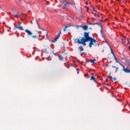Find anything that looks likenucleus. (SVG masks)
Returning a JSON list of instances; mask_svg holds the SVG:
<instances>
[{
	"mask_svg": "<svg viewBox=\"0 0 130 130\" xmlns=\"http://www.w3.org/2000/svg\"><path fill=\"white\" fill-rule=\"evenodd\" d=\"M118 63L120 64V66H121V67H122V68H123V67H124V66H123V65L122 64H121L120 62H119Z\"/></svg>",
	"mask_w": 130,
	"mask_h": 130,
	"instance_id": "393cba45",
	"label": "nucleus"
},
{
	"mask_svg": "<svg viewBox=\"0 0 130 130\" xmlns=\"http://www.w3.org/2000/svg\"><path fill=\"white\" fill-rule=\"evenodd\" d=\"M118 2H120V1H121V0H118Z\"/></svg>",
	"mask_w": 130,
	"mask_h": 130,
	"instance_id": "8fccbe9b",
	"label": "nucleus"
},
{
	"mask_svg": "<svg viewBox=\"0 0 130 130\" xmlns=\"http://www.w3.org/2000/svg\"><path fill=\"white\" fill-rule=\"evenodd\" d=\"M89 25H93V24L92 23H90Z\"/></svg>",
	"mask_w": 130,
	"mask_h": 130,
	"instance_id": "58836bf2",
	"label": "nucleus"
},
{
	"mask_svg": "<svg viewBox=\"0 0 130 130\" xmlns=\"http://www.w3.org/2000/svg\"><path fill=\"white\" fill-rule=\"evenodd\" d=\"M127 43H128V44L129 43V40H128V42H127Z\"/></svg>",
	"mask_w": 130,
	"mask_h": 130,
	"instance_id": "79ce46f5",
	"label": "nucleus"
},
{
	"mask_svg": "<svg viewBox=\"0 0 130 130\" xmlns=\"http://www.w3.org/2000/svg\"><path fill=\"white\" fill-rule=\"evenodd\" d=\"M91 75H92V76H94V73H91Z\"/></svg>",
	"mask_w": 130,
	"mask_h": 130,
	"instance_id": "c03bdc74",
	"label": "nucleus"
},
{
	"mask_svg": "<svg viewBox=\"0 0 130 130\" xmlns=\"http://www.w3.org/2000/svg\"><path fill=\"white\" fill-rule=\"evenodd\" d=\"M45 34H46V36H47V31L45 32Z\"/></svg>",
	"mask_w": 130,
	"mask_h": 130,
	"instance_id": "473e14b6",
	"label": "nucleus"
},
{
	"mask_svg": "<svg viewBox=\"0 0 130 130\" xmlns=\"http://www.w3.org/2000/svg\"><path fill=\"white\" fill-rule=\"evenodd\" d=\"M90 30H92V28L91 27H89Z\"/></svg>",
	"mask_w": 130,
	"mask_h": 130,
	"instance_id": "37998d69",
	"label": "nucleus"
},
{
	"mask_svg": "<svg viewBox=\"0 0 130 130\" xmlns=\"http://www.w3.org/2000/svg\"><path fill=\"white\" fill-rule=\"evenodd\" d=\"M86 9H87L86 11L87 12H88V11H89V7H86Z\"/></svg>",
	"mask_w": 130,
	"mask_h": 130,
	"instance_id": "7c9ffc66",
	"label": "nucleus"
},
{
	"mask_svg": "<svg viewBox=\"0 0 130 130\" xmlns=\"http://www.w3.org/2000/svg\"><path fill=\"white\" fill-rule=\"evenodd\" d=\"M101 22H102V19L100 20Z\"/></svg>",
	"mask_w": 130,
	"mask_h": 130,
	"instance_id": "09e8293b",
	"label": "nucleus"
},
{
	"mask_svg": "<svg viewBox=\"0 0 130 130\" xmlns=\"http://www.w3.org/2000/svg\"><path fill=\"white\" fill-rule=\"evenodd\" d=\"M36 32H37V33H38V34H40V32H39L38 31H36Z\"/></svg>",
	"mask_w": 130,
	"mask_h": 130,
	"instance_id": "72a5a7b5",
	"label": "nucleus"
},
{
	"mask_svg": "<svg viewBox=\"0 0 130 130\" xmlns=\"http://www.w3.org/2000/svg\"><path fill=\"white\" fill-rule=\"evenodd\" d=\"M118 70H119V68H118V67H116V72H118Z\"/></svg>",
	"mask_w": 130,
	"mask_h": 130,
	"instance_id": "a878e982",
	"label": "nucleus"
},
{
	"mask_svg": "<svg viewBox=\"0 0 130 130\" xmlns=\"http://www.w3.org/2000/svg\"><path fill=\"white\" fill-rule=\"evenodd\" d=\"M41 29L42 30V29L41 28ZM42 30H43V29H42Z\"/></svg>",
	"mask_w": 130,
	"mask_h": 130,
	"instance_id": "5fc2aeb1",
	"label": "nucleus"
},
{
	"mask_svg": "<svg viewBox=\"0 0 130 130\" xmlns=\"http://www.w3.org/2000/svg\"><path fill=\"white\" fill-rule=\"evenodd\" d=\"M90 80L91 81H93L95 83H96V78L94 77V76H91Z\"/></svg>",
	"mask_w": 130,
	"mask_h": 130,
	"instance_id": "f8f14e48",
	"label": "nucleus"
},
{
	"mask_svg": "<svg viewBox=\"0 0 130 130\" xmlns=\"http://www.w3.org/2000/svg\"><path fill=\"white\" fill-rule=\"evenodd\" d=\"M107 86H109V84L108 83H107Z\"/></svg>",
	"mask_w": 130,
	"mask_h": 130,
	"instance_id": "de8ad7c7",
	"label": "nucleus"
},
{
	"mask_svg": "<svg viewBox=\"0 0 130 130\" xmlns=\"http://www.w3.org/2000/svg\"><path fill=\"white\" fill-rule=\"evenodd\" d=\"M92 14L94 17H98V18H99L100 17L99 14L97 13H92Z\"/></svg>",
	"mask_w": 130,
	"mask_h": 130,
	"instance_id": "dca6fc26",
	"label": "nucleus"
},
{
	"mask_svg": "<svg viewBox=\"0 0 130 130\" xmlns=\"http://www.w3.org/2000/svg\"><path fill=\"white\" fill-rule=\"evenodd\" d=\"M77 27H80V26L78 25V26H77Z\"/></svg>",
	"mask_w": 130,
	"mask_h": 130,
	"instance_id": "3c124183",
	"label": "nucleus"
},
{
	"mask_svg": "<svg viewBox=\"0 0 130 130\" xmlns=\"http://www.w3.org/2000/svg\"><path fill=\"white\" fill-rule=\"evenodd\" d=\"M25 32L26 33H27V34L28 35V37H29V36H31V35H32V34H33V33H32V32H31L30 30H29L28 29H25Z\"/></svg>",
	"mask_w": 130,
	"mask_h": 130,
	"instance_id": "20e7f679",
	"label": "nucleus"
},
{
	"mask_svg": "<svg viewBox=\"0 0 130 130\" xmlns=\"http://www.w3.org/2000/svg\"><path fill=\"white\" fill-rule=\"evenodd\" d=\"M96 60V59H90V62H91V63H95V61Z\"/></svg>",
	"mask_w": 130,
	"mask_h": 130,
	"instance_id": "f3484780",
	"label": "nucleus"
},
{
	"mask_svg": "<svg viewBox=\"0 0 130 130\" xmlns=\"http://www.w3.org/2000/svg\"><path fill=\"white\" fill-rule=\"evenodd\" d=\"M58 58L59 60H63L64 59V57H62V56H59Z\"/></svg>",
	"mask_w": 130,
	"mask_h": 130,
	"instance_id": "2eb2a0df",
	"label": "nucleus"
},
{
	"mask_svg": "<svg viewBox=\"0 0 130 130\" xmlns=\"http://www.w3.org/2000/svg\"><path fill=\"white\" fill-rule=\"evenodd\" d=\"M16 29H19V30H21V31H23L24 30V28L23 27L21 26V25L20 23L18 24V26L16 27Z\"/></svg>",
	"mask_w": 130,
	"mask_h": 130,
	"instance_id": "423d86ee",
	"label": "nucleus"
},
{
	"mask_svg": "<svg viewBox=\"0 0 130 130\" xmlns=\"http://www.w3.org/2000/svg\"><path fill=\"white\" fill-rule=\"evenodd\" d=\"M114 81H116V78L115 77H114L113 78Z\"/></svg>",
	"mask_w": 130,
	"mask_h": 130,
	"instance_id": "2f4dec72",
	"label": "nucleus"
},
{
	"mask_svg": "<svg viewBox=\"0 0 130 130\" xmlns=\"http://www.w3.org/2000/svg\"><path fill=\"white\" fill-rule=\"evenodd\" d=\"M109 79L110 80H112V76H110Z\"/></svg>",
	"mask_w": 130,
	"mask_h": 130,
	"instance_id": "cd10ccee",
	"label": "nucleus"
},
{
	"mask_svg": "<svg viewBox=\"0 0 130 130\" xmlns=\"http://www.w3.org/2000/svg\"><path fill=\"white\" fill-rule=\"evenodd\" d=\"M93 11H94V12H96L97 11L96 10V9H95V8H93Z\"/></svg>",
	"mask_w": 130,
	"mask_h": 130,
	"instance_id": "c85d7f7f",
	"label": "nucleus"
},
{
	"mask_svg": "<svg viewBox=\"0 0 130 130\" xmlns=\"http://www.w3.org/2000/svg\"><path fill=\"white\" fill-rule=\"evenodd\" d=\"M129 87H130V85L129 86Z\"/></svg>",
	"mask_w": 130,
	"mask_h": 130,
	"instance_id": "6e6d98bb",
	"label": "nucleus"
},
{
	"mask_svg": "<svg viewBox=\"0 0 130 130\" xmlns=\"http://www.w3.org/2000/svg\"><path fill=\"white\" fill-rule=\"evenodd\" d=\"M14 17L18 18V13L15 14V15H14Z\"/></svg>",
	"mask_w": 130,
	"mask_h": 130,
	"instance_id": "bb28decb",
	"label": "nucleus"
},
{
	"mask_svg": "<svg viewBox=\"0 0 130 130\" xmlns=\"http://www.w3.org/2000/svg\"><path fill=\"white\" fill-rule=\"evenodd\" d=\"M24 17H27V15H24Z\"/></svg>",
	"mask_w": 130,
	"mask_h": 130,
	"instance_id": "a18cd8bd",
	"label": "nucleus"
},
{
	"mask_svg": "<svg viewBox=\"0 0 130 130\" xmlns=\"http://www.w3.org/2000/svg\"><path fill=\"white\" fill-rule=\"evenodd\" d=\"M93 26L95 25H98L99 26H100V25H101L100 23H98V22H96L95 23H93L92 24Z\"/></svg>",
	"mask_w": 130,
	"mask_h": 130,
	"instance_id": "aec40b11",
	"label": "nucleus"
},
{
	"mask_svg": "<svg viewBox=\"0 0 130 130\" xmlns=\"http://www.w3.org/2000/svg\"><path fill=\"white\" fill-rule=\"evenodd\" d=\"M81 28H82V29L86 31V30H88V28H89V27L88 26V25H84V26H80Z\"/></svg>",
	"mask_w": 130,
	"mask_h": 130,
	"instance_id": "6e6552de",
	"label": "nucleus"
},
{
	"mask_svg": "<svg viewBox=\"0 0 130 130\" xmlns=\"http://www.w3.org/2000/svg\"><path fill=\"white\" fill-rule=\"evenodd\" d=\"M49 51H50V48L48 47H46L45 49V53L48 54L49 53Z\"/></svg>",
	"mask_w": 130,
	"mask_h": 130,
	"instance_id": "1a4fd4ad",
	"label": "nucleus"
},
{
	"mask_svg": "<svg viewBox=\"0 0 130 130\" xmlns=\"http://www.w3.org/2000/svg\"><path fill=\"white\" fill-rule=\"evenodd\" d=\"M106 67H110V65H106Z\"/></svg>",
	"mask_w": 130,
	"mask_h": 130,
	"instance_id": "c9c22d12",
	"label": "nucleus"
},
{
	"mask_svg": "<svg viewBox=\"0 0 130 130\" xmlns=\"http://www.w3.org/2000/svg\"><path fill=\"white\" fill-rule=\"evenodd\" d=\"M73 26H74V25H72V24H70L69 25L65 26L64 28H63V31L66 32L67 31V29H68V28H70V27H72Z\"/></svg>",
	"mask_w": 130,
	"mask_h": 130,
	"instance_id": "0eeeda50",
	"label": "nucleus"
},
{
	"mask_svg": "<svg viewBox=\"0 0 130 130\" xmlns=\"http://www.w3.org/2000/svg\"><path fill=\"white\" fill-rule=\"evenodd\" d=\"M78 48L80 50V52H82V51H83V50H84V48H83V47L82 46L79 47Z\"/></svg>",
	"mask_w": 130,
	"mask_h": 130,
	"instance_id": "4468645a",
	"label": "nucleus"
},
{
	"mask_svg": "<svg viewBox=\"0 0 130 130\" xmlns=\"http://www.w3.org/2000/svg\"><path fill=\"white\" fill-rule=\"evenodd\" d=\"M106 43H107V44H108V43L107 42V41H105Z\"/></svg>",
	"mask_w": 130,
	"mask_h": 130,
	"instance_id": "a19ab883",
	"label": "nucleus"
},
{
	"mask_svg": "<svg viewBox=\"0 0 130 130\" xmlns=\"http://www.w3.org/2000/svg\"><path fill=\"white\" fill-rule=\"evenodd\" d=\"M99 45H100L99 43L95 42V43H94V46H99Z\"/></svg>",
	"mask_w": 130,
	"mask_h": 130,
	"instance_id": "412c9836",
	"label": "nucleus"
},
{
	"mask_svg": "<svg viewBox=\"0 0 130 130\" xmlns=\"http://www.w3.org/2000/svg\"><path fill=\"white\" fill-rule=\"evenodd\" d=\"M118 42H121V43H123V44H125V41H123V39H120L117 40Z\"/></svg>",
	"mask_w": 130,
	"mask_h": 130,
	"instance_id": "9b49d317",
	"label": "nucleus"
},
{
	"mask_svg": "<svg viewBox=\"0 0 130 130\" xmlns=\"http://www.w3.org/2000/svg\"><path fill=\"white\" fill-rule=\"evenodd\" d=\"M86 5H88V1H87V2H86Z\"/></svg>",
	"mask_w": 130,
	"mask_h": 130,
	"instance_id": "e433bc0d",
	"label": "nucleus"
},
{
	"mask_svg": "<svg viewBox=\"0 0 130 130\" xmlns=\"http://www.w3.org/2000/svg\"><path fill=\"white\" fill-rule=\"evenodd\" d=\"M68 5H70V3L69 2H66L64 6H68Z\"/></svg>",
	"mask_w": 130,
	"mask_h": 130,
	"instance_id": "b1692460",
	"label": "nucleus"
},
{
	"mask_svg": "<svg viewBox=\"0 0 130 130\" xmlns=\"http://www.w3.org/2000/svg\"><path fill=\"white\" fill-rule=\"evenodd\" d=\"M81 55V56H82V54H81V55Z\"/></svg>",
	"mask_w": 130,
	"mask_h": 130,
	"instance_id": "864d4df0",
	"label": "nucleus"
},
{
	"mask_svg": "<svg viewBox=\"0 0 130 130\" xmlns=\"http://www.w3.org/2000/svg\"><path fill=\"white\" fill-rule=\"evenodd\" d=\"M123 71L124 72V73H126V74L130 73V70L125 68V67H124V66H123Z\"/></svg>",
	"mask_w": 130,
	"mask_h": 130,
	"instance_id": "39448f33",
	"label": "nucleus"
},
{
	"mask_svg": "<svg viewBox=\"0 0 130 130\" xmlns=\"http://www.w3.org/2000/svg\"><path fill=\"white\" fill-rule=\"evenodd\" d=\"M88 77V78H90V75H88V74H84V77L87 76Z\"/></svg>",
	"mask_w": 130,
	"mask_h": 130,
	"instance_id": "5701e85b",
	"label": "nucleus"
},
{
	"mask_svg": "<svg viewBox=\"0 0 130 130\" xmlns=\"http://www.w3.org/2000/svg\"><path fill=\"white\" fill-rule=\"evenodd\" d=\"M62 9H63V10H64V9H66V7H64L62 8Z\"/></svg>",
	"mask_w": 130,
	"mask_h": 130,
	"instance_id": "4c0bfd02",
	"label": "nucleus"
},
{
	"mask_svg": "<svg viewBox=\"0 0 130 130\" xmlns=\"http://www.w3.org/2000/svg\"><path fill=\"white\" fill-rule=\"evenodd\" d=\"M77 74H79V71H78V69H77Z\"/></svg>",
	"mask_w": 130,
	"mask_h": 130,
	"instance_id": "ea45409f",
	"label": "nucleus"
},
{
	"mask_svg": "<svg viewBox=\"0 0 130 130\" xmlns=\"http://www.w3.org/2000/svg\"><path fill=\"white\" fill-rule=\"evenodd\" d=\"M36 24H37L39 29H41V28H40V27L39 26V22H38V20H36Z\"/></svg>",
	"mask_w": 130,
	"mask_h": 130,
	"instance_id": "a211bd4d",
	"label": "nucleus"
},
{
	"mask_svg": "<svg viewBox=\"0 0 130 130\" xmlns=\"http://www.w3.org/2000/svg\"><path fill=\"white\" fill-rule=\"evenodd\" d=\"M126 64L128 66V67H130V61L128 60L126 62Z\"/></svg>",
	"mask_w": 130,
	"mask_h": 130,
	"instance_id": "6ab92c4d",
	"label": "nucleus"
},
{
	"mask_svg": "<svg viewBox=\"0 0 130 130\" xmlns=\"http://www.w3.org/2000/svg\"><path fill=\"white\" fill-rule=\"evenodd\" d=\"M123 38L125 39V37H124V36H123Z\"/></svg>",
	"mask_w": 130,
	"mask_h": 130,
	"instance_id": "49530a36",
	"label": "nucleus"
},
{
	"mask_svg": "<svg viewBox=\"0 0 130 130\" xmlns=\"http://www.w3.org/2000/svg\"><path fill=\"white\" fill-rule=\"evenodd\" d=\"M53 54H54V55H55L56 54V53L53 52Z\"/></svg>",
	"mask_w": 130,
	"mask_h": 130,
	"instance_id": "f704fd0d",
	"label": "nucleus"
},
{
	"mask_svg": "<svg viewBox=\"0 0 130 130\" xmlns=\"http://www.w3.org/2000/svg\"><path fill=\"white\" fill-rule=\"evenodd\" d=\"M40 35L39 34H36L32 36V38H34V39H39L40 38Z\"/></svg>",
	"mask_w": 130,
	"mask_h": 130,
	"instance_id": "7ed1b4c3",
	"label": "nucleus"
},
{
	"mask_svg": "<svg viewBox=\"0 0 130 130\" xmlns=\"http://www.w3.org/2000/svg\"><path fill=\"white\" fill-rule=\"evenodd\" d=\"M101 34L103 35V32H102V25H101Z\"/></svg>",
	"mask_w": 130,
	"mask_h": 130,
	"instance_id": "4be33fe9",
	"label": "nucleus"
},
{
	"mask_svg": "<svg viewBox=\"0 0 130 130\" xmlns=\"http://www.w3.org/2000/svg\"><path fill=\"white\" fill-rule=\"evenodd\" d=\"M110 48H111V52H112V53H113V54L114 55V59L116 60V62H117L118 63H119V61H118V60L115 57V55H114V53H113V51H112V48H111V47H110Z\"/></svg>",
	"mask_w": 130,
	"mask_h": 130,
	"instance_id": "9d476101",
	"label": "nucleus"
},
{
	"mask_svg": "<svg viewBox=\"0 0 130 130\" xmlns=\"http://www.w3.org/2000/svg\"><path fill=\"white\" fill-rule=\"evenodd\" d=\"M21 0H19L20 2H21Z\"/></svg>",
	"mask_w": 130,
	"mask_h": 130,
	"instance_id": "603ef678",
	"label": "nucleus"
},
{
	"mask_svg": "<svg viewBox=\"0 0 130 130\" xmlns=\"http://www.w3.org/2000/svg\"><path fill=\"white\" fill-rule=\"evenodd\" d=\"M90 32H84L83 37H81V39H76L75 40V43H78V44H82L84 46H86V42H88L89 41V46L90 48L92 47V45H95V43H96V41L95 39L90 37L89 35Z\"/></svg>",
	"mask_w": 130,
	"mask_h": 130,
	"instance_id": "f257e3e1",
	"label": "nucleus"
},
{
	"mask_svg": "<svg viewBox=\"0 0 130 130\" xmlns=\"http://www.w3.org/2000/svg\"><path fill=\"white\" fill-rule=\"evenodd\" d=\"M112 68H113V69H116V67L115 66H112Z\"/></svg>",
	"mask_w": 130,
	"mask_h": 130,
	"instance_id": "c756f323",
	"label": "nucleus"
},
{
	"mask_svg": "<svg viewBox=\"0 0 130 130\" xmlns=\"http://www.w3.org/2000/svg\"><path fill=\"white\" fill-rule=\"evenodd\" d=\"M60 34H61V30H60V33L57 35V37L55 38V39L52 41V42H53V43H54V42H56V41H57V39H58V38L60 37Z\"/></svg>",
	"mask_w": 130,
	"mask_h": 130,
	"instance_id": "f03ea898",
	"label": "nucleus"
},
{
	"mask_svg": "<svg viewBox=\"0 0 130 130\" xmlns=\"http://www.w3.org/2000/svg\"><path fill=\"white\" fill-rule=\"evenodd\" d=\"M64 66H65V67H66V68H70V63H64Z\"/></svg>",
	"mask_w": 130,
	"mask_h": 130,
	"instance_id": "ddd939ff",
	"label": "nucleus"
}]
</instances>
